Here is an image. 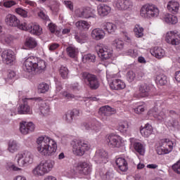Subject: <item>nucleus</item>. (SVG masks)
<instances>
[{
    "label": "nucleus",
    "instance_id": "obj_1",
    "mask_svg": "<svg viewBox=\"0 0 180 180\" xmlns=\"http://www.w3.org/2000/svg\"><path fill=\"white\" fill-rule=\"evenodd\" d=\"M37 151L44 157H57V142L49 136H40L37 139Z\"/></svg>",
    "mask_w": 180,
    "mask_h": 180
},
{
    "label": "nucleus",
    "instance_id": "obj_2",
    "mask_svg": "<svg viewBox=\"0 0 180 180\" xmlns=\"http://www.w3.org/2000/svg\"><path fill=\"white\" fill-rule=\"evenodd\" d=\"M56 165V162L53 160H47L41 162L33 170L32 174L34 176H43L45 174H49Z\"/></svg>",
    "mask_w": 180,
    "mask_h": 180
},
{
    "label": "nucleus",
    "instance_id": "obj_3",
    "mask_svg": "<svg viewBox=\"0 0 180 180\" xmlns=\"http://www.w3.org/2000/svg\"><path fill=\"white\" fill-rule=\"evenodd\" d=\"M82 79L84 81V84L92 89L95 91L98 89L100 86L99 79H98V77L96 75L91 74L88 72H84L81 74Z\"/></svg>",
    "mask_w": 180,
    "mask_h": 180
},
{
    "label": "nucleus",
    "instance_id": "obj_4",
    "mask_svg": "<svg viewBox=\"0 0 180 180\" xmlns=\"http://www.w3.org/2000/svg\"><path fill=\"white\" fill-rule=\"evenodd\" d=\"M91 149V144L89 142L84 140H78L73 141L72 151L75 155L78 157H82L85 154V151H88Z\"/></svg>",
    "mask_w": 180,
    "mask_h": 180
},
{
    "label": "nucleus",
    "instance_id": "obj_5",
    "mask_svg": "<svg viewBox=\"0 0 180 180\" xmlns=\"http://www.w3.org/2000/svg\"><path fill=\"white\" fill-rule=\"evenodd\" d=\"M160 15V10L154 4H145L141 8V16L151 19V18H158Z\"/></svg>",
    "mask_w": 180,
    "mask_h": 180
},
{
    "label": "nucleus",
    "instance_id": "obj_6",
    "mask_svg": "<svg viewBox=\"0 0 180 180\" xmlns=\"http://www.w3.org/2000/svg\"><path fill=\"white\" fill-rule=\"evenodd\" d=\"M33 154L30 151L25 150L17 155V162L18 167H27L30 164H33Z\"/></svg>",
    "mask_w": 180,
    "mask_h": 180
},
{
    "label": "nucleus",
    "instance_id": "obj_7",
    "mask_svg": "<svg viewBox=\"0 0 180 180\" xmlns=\"http://www.w3.org/2000/svg\"><path fill=\"white\" fill-rule=\"evenodd\" d=\"M21 30H25L34 36H40L43 33V29L37 23L23 22L20 25Z\"/></svg>",
    "mask_w": 180,
    "mask_h": 180
},
{
    "label": "nucleus",
    "instance_id": "obj_8",
    "mask_svg": "<svg viewBox=\"0 0 180 180\" xmlns=\"http://www.w3.org/2000/svg\"><path fill=\"white\" fill-rule=\"evenodd\" d=\"M167 113H168V110L163 108L160 112H158V108L154 107L148 112L149 116H153L158 122H165L168 118L167 117Z\"/></svg>",
    "mask_w": 180,
    "mask_h": 180
},
{
    "label": "nucleus",
    "instance_id": "obj_9",
    "mask_svg": "<svg viewBox=\"0 0 180 180\" xmlns=\"http://www.w3.org/2000/svg\"><path fill=\"white\" fill-rule=\"evenodd\" d=\"M106 141L108 147H110L111 148H120V147L123 146L122 137L117 135H109L106 139Z\"/></svg>",
    "mask_w": 180,
    "mask_h": 180
},
{
    "label": "nucleus",
    "instance_id": "obj_10",
    "mask_svg": "<svg viewBox=\"0 0 180 180\" xmlns=\"http://www.w3.org/2000/svg\"><path fill=\"white\" fill-rule=\"evenodd\" d=\"M165 41L168 44L172 46H179L180 44V34L176 31H169L167 32Z\"/></svg>",
    "mask_w": 180,
    "mask_h": 180
},
{
    "label": "nucleus",
    "instance_id": "obj_11",
    "mask_svg": "<svg viewBox=\"0 0 180 180\" xmlns=\"http://www.w3.org/2000/svg\"><path fill=\"white\" fill-rule=\"evenodd\" d=\"M109 77L112 78L110 82V89H112L113 91H120L121 89H124L126 88V83H124V82L120 79H115L116 78V75H110Z\"/></svg>",
    "mask_w": 180,
    "mask_h": 180
},
{
    "label": "nucleus",
    "instance_id": "obj_12",
    "mask_svg": "<svg viewBox=\"0 0 180 180\" xmlns=\"http://www.w3.org/2000/svg\"><path fill=\"white\" fill-rule=\"evenodd\" d=\"M97 54L101 60H109L112 56H113V51L108 49V46H96Z\"/></svg>",
    "mask_w": 180,
    "mask_h": 180
},
{
    "label": "nucleus",
    "instance_id": "obj_13",
    "mask_svg": "<svg viewBox=\"0 0 180 180\" xmlns=\"http://www.w3.org/2000/svg\"><path fill=\"white\" fill-rule=\"evenodd\" d=\"M114 5L118 11H131L133 8L131 0H115Z\"/></svg>",
    "mask_w": 180,
    "mask_h": 180
},
{
    "label": "nucleus",
    "instance_id": "obj_14",
    "mask_svg": "<svg viewBox=\"0 0 180 180\" xmlns=\"http://www.w3.org/2000/svg\"><path fill=\"white\" fill-rule=\"evenodd\" d=\"M36 56H30L25 58L22 64V70L25 72H34V64H36Z\"/></svg>",
    "mask_w": 180,
    "mask_h": 180
},
{
    "label": "nucleus",
    "instance_id": "obj_15",
    "mask_svg": "<svg viewBox=\"0 0 180 180\" xmlns=\"http://www.w3.org/2000/svg\"><path fill=\"white\" fill-rule=\"evenodd\" d=\"M109 158L108 152L103 149L96 150L94 160L96 164H106Z\"/></svg>",
    "mask_w": 180,
    "mask_h": 180
},
{
    "label": "nucleus",
    "instance_id": "obj_16",
    "mask_svg": "<svg viewBox=\"0 0 180 180\" xmlns=\"http://www.w3.org/2000/svg\"><path fill=\"white\" fill-rule=\"evenodd\" d=\"M76 170L80 175H89L92 172V166L87 162H80L77 164Z\"/></svg>",
    "mask_w": 180,
    "mask_h": 180
},
{
    "label": "nucleus",
    "instance_id": "obj_17",
    "mask_svg": "<svg viewBox=\"0 0 180 180\" xmlns=\"http://www.w3.org/2000/svg\"><path fill=\"white\" fill-rule=\"evenodd\" d=\"M130 143L131 147L139 155H144L146 154V145L144 143L136 140L134 138L130 139Z\"/></svg>",
    "mask_w": 180,
    "mask_h": 180
},
{
    "label": "nucleus",
    "instance_id": "obj_18",
    "mask_svg": "<svg viewBox=\"0 0 180 180\" xmlns=\"http://www.w3.org/2000/svg\"><path fill=\"white\" fill-rule=\"evenodd\" d=\"M20 131L22 134H29V133L34 131V124L22 121L20 123Z\"/></svg>",
    "mask_w": 180,
    "mask_h": 180
},
{
    "label": "nucleus",
    "instance_id": "obj_19",
    "mask_svg": "<svg viewBox=\"0 0 180 180\" xmlns=\"http://www.w3.org/2000/svg\"><path fill=\"white\" fill-rule=\"evenodd\" d=\"M32 99L34 98H25L24 104L20 105L18 108V115H30L32 113V109H30V106L27 103ZM26 101L27 103H26Z\"/></svg>",
    "mask_w": 180,
    "mask_h": 180
},
{
    "label": "nucleus",
    "instance_id": "obj_20",
    "mask_svg": "<svg viewBox=\"0 0 180 180\" xmlns=\"http://www.w3.org/2000/svg\"><path fill=\"white\" fill-rule=\"evenodd\" d=\"M44 70H46V61L37 57L34 65V72L35 74H41V72H44Z\"/></svg>",
    "mask_w": 180,
    "mask_h": 180
},
{
    "label": "nucleus",
    "instance_id": "obj_21",
    "mask_svg": "<svg viewBox=\"0 0 180 180\" xmlns=\"http://www.w3.org/2000/svg\"><path fill=\"white\" fill-rule=\"evenodd\" d=\"M5 22L8 26H12L13 27H16L18 26L20 27V20L12 14H8L6 16Z\"/></svg>",
    "mask_w": 180,
    "mask_h": 180
},
{
    "label": "nucleus",
    "instance_id": "obj_22",
    "mask_svg": "<svg viewBox=\"0 0 180 180\" xmlns=\"http://www.w3.org/2000/svg\"><path fill=\"white\" fill-rule=\"evenodd\" d=\"M1 57L6 64H11L15 61V55L13 51L11 49L5 50L2 52Z\"/></svg>",
    "mask_w": 180,
    "mask_h": 180
},
{
    "label": "nucleus",
    "instance_id": "obj_23",
    "mask_svg": "<svg viewBox=\"0 0 180 180\" xmlns=\"http://www.w3.org/2000/svg\"><path fill=\"white\" fill-rule=\"evenodd\" d=\"M105 31L101 28H95L91 31V36L94 40H102L105 39Z\"/></svg>",
    "mask_w": 180,
    "mask_h": 180
},
{
    "label": "nucleus",
    "instance_id": "obj_24",
    "mask_svg": "<svg viewBox=\"0 0 180 180\" xmlns=\"http://www.w3.org/2000/svg\"><path fill=\"white\" fill-rule=\"evenodd\" d=\"M115 164L122 172H126L129 169V165L126 159L123 158H118L115 160Z\"/></svg>",
    "mask_w": 180,
    "mask_h": 180
},
{
    "label": "nucleus",
    "instance_id": "obj_25",
    "mask_svg": "<svg viewBox=\"0 0 180 180\" xmlns=\"http://www.w3.org/2000/svg\"><path fill=\"white\" fill-rule=\"evenodd\" d=\"M97 11L100 16H108L110 13L111 8L106 4H101L98 6Z\"/></svg>",
    "mask_w": 180,
    "mask_h": 180
},
{
    "label": "nucleus",
    "instance_id": "obj_26",
    "mask_svg": "<svg viewBox=\"0 0 180 180\" xmlns=\"http://www.w3.org/2000/svg\"><path fill=\"white\" fill-rule=\"evenodd\" d=\"M99 112L102 116H112L116 113V110L109 105H105L100 108Z\"/></svg>",
    "mask_w": 180,
    "mask_h": 180
},
{
    "label": "nucleus",
    "instance_id": "obj_27",
    "mask_svg": "<svg viewBox=\"0 0 180 180\" xmlns=\"http://www.w3.org/2000/svg\"><path fill=\"white\" fill-rule=\"evenodd\" d=\"M160 144L167 148L168 151L170 153L174 150V147L176 146V143L175 141H172L169 139H163L160 141Z\"/></svg>",
    "mask_w": 180,
    "mask_h": 180
},
{
    "label": "nucleus",
    "instance_id": "obj_28",
    "mask_svg": "<svg viewBox=\"0 0 180 180\" xmlns=\"http://www.w3.org/2000/svg\"><path fill=\"white\" fill-rule=\"evenodd\" d=\"M150 53L153 57H155V58H158L159 60L165 56V51L158 46H155L150 50Z\"/></svg>",
    "mask_w": 180,
    "mask_h": 180
},
{
    "label": "nucleus",
    "instance_id": "obj_29",
    "mask_svg": "<svg viewBox=\"0 0 180 180\" xmlns=\"http://www.w3.org/2000/svg\"><path fill=\"white\" fill-rule=\"evenodd\" d=\"M75 26L78 30L81 32H86V30H89L91 27V25L89 22L85 20H79L75 23Z\"/></svg>",
    "mask_w": 180,
    "mask_h": 180
},
{
    "label": "nucleus",
    "instance_id": "obj_30",
    "mask_svg": "<svg viewBox=\"0 0 180 180\" xmlns=\"http://www.w3.org/2000/svg\"><path fill=\"white\" fill-rule=\"evenodd\" d=\"M101 27L104 29V30H106L108 33L113 34L115 32H116V29L117 27H116V25L113 24L112 22H103L101 24Z\"/></svg>",
    "mask_w": 180,
    "mask_h": 180
},
{
    "label": "nucleus",
    "instance_id": "obj_31",
    "mask_svg": "<svg viewBox=\"0 0 180 180\" xmlns=\"http://www.w3.org/2000/svg\"><path fill=\"white\" fill-rule=\"evenodd\" d=\"M20 148V144H19L18 141L15 140L9 141L8 143V151L11 153V154L16 153Z\"/></svg>",
    "mask_w": 180,
    "mask_h": 180
},
{
    "label": "nucleus",
    "instance_id": "obj_32",
    "mask_svg": "<svg viewBox=\"0 0 180 180\" xmlns=\"http://www.w3.org/2000/svg\"><path fill=\"white\" fill-rule=\"evenodd\" d=\"M164 20L166 23H168V25H176V23H178V18L176 16L169 13L165 15Z\"/></svg>",
    "mask_w": 180,
    "mask_h": 180
},
{
    "label": "nucleus",
    "instance_id": "obj_33",
    "mask_svg": "<svg viewBox=\"0 0 180 180\" xmlns=\"http://www.w3.org/2000/svg\"><path fill=\"white\" fill-rule=\"evenodd\" d=\"M39 105V115H47L50 112V105L46 103V101H41Z\"/></svg>",
    "mask_w": 180,
    "mask_h": 180
},
{
    "label": "nucleus",
    "instance_id": "obj_34",
    "mask_svg": "<svg viewBox=\"0 0 180 180\" xmlns=\"http://www.w3.org/2000/svg\"><path fill=\"white\" fill-rule=\"evenodd\" d=\"M167 9L172 13H178L179 11V3L176 1H170L167 4Z\"/></svg>",
    "mask_w": 180,
    "mask_h": 180
},
{
    "label": "nucleus",
    "instance_id": "obj_35",
    "mask_svg": "<svg viewBox=\"0 0 180 180\" xmlns=\"http://www.w3.org/2000/svg\"><path fill=\"white\" fill-rule=\"evenodd\" d=\"M165 124L168 127H172L173 129H179V122L176 120H174L172 118L167 119L165 120Z\"/></svg>",
    "mask_w": 180,
    "mask_h": 180
},
{
    "label": "nucleus",
    "instance_id": "obj_36",
    "mask_svg": "<svg viewBox=\"0 0 180 180\" xmlns=\"http://www.w3.org/2000/svg\"><path fill=\"white\" fill-rule=\"evenodd\" d=\"M25 45L26 47H28V49H34V47L37 46V41H36L34 38L28 37L25 39Z\"/></svg>",
    "mask_w": 180,
    "mask_h": 180
},
{
    "label": "nucleus",
    "instance_id": "obj_37",
    "mask_svg": "<svg viewBox=\"0 0 180 180\" xmlns=\"http://www.w3.org/2000/svg\"><path fill=\"white\" fill-rule=\"evenodd\" d=\"M67 54L71 58H75L78 54V49L75 46H68L66 49Z\"/></svg>",
    "mask_w": 180,
    "mask_h": 180
},
{
    "label": "nucleus",
    "instance_id": "obj_38",
    "mask_svg": "<svg viewBox=\"0 0 180 180\" xmlns=\"http://www.w3.org/2000/svg\"><path fill=\"white\" fill-rule=\"evenodd\" d=\"M134 32L136 37H143V36H144V28H143L139 25H136L134 28Z\"/></svg>",
    "mask_w": 180,
    "mask_h": 180
},
{
    "label": "nucleus",
    "instance_id": "obj_39",
    "mask_svg": "<svg viewBox=\"0 0 180 180\" xmlns=\"http://www.w3.org/2000/svg\"><path fill=\"white\" fill-rule=\"evenodd\" d=\"M60 75L63 79H68V74H70V70L68 68L62 65L60 68Z\"/></svg>",
    "mask_w": 180,
    "mask_h": 180
},
{
    "label": "nucleus",
    "instance_id": "obj_40",
    "mask_svg": "<svg viewBox=\"0 0 180 180\" xmlns=\"http://www.w3.org/2000/svg\"><path fill=\"white\" fill-rule=\"evenodd\" d=\"M139 91L143 94V96H148L151 88L147 84H143L140 86Z\"/></svg>",
    "mask_w": 180,
    "mask_h": 180
},
{
    "label": "nucleus",
    "instance_id": "obj_41",
    "mask_svg": "<svg viewBox=\"0 0 180 180\" xmlns=\"http://www.w3.org/2000/svg\"><path fill=\"white\" fill-rule=\"evenodd\" d=\"M75 40H77L78 43H81V44L88 41V34L86 33H82L79 35H75Z\"/></svg>",
    "mask_w": 180,
    "mask_h": 180
},
{
    "label": "nucleus",
    "instance_id": "obj_42",
    "mask_svg": "<svg viewBox=\"0 0 180 180\" xmlns=\"http://www.w3.org/2000/svg\"><path fill=\"white\" fill-rule=\"evenodd\" d=\"M82 61L83 63H95L96 61V56L91 53L84 55L82 57Z\"/></svg>",
    "mask_w": 180,
    "mask_h": 180
},
{
    "label": "nucleus",
    "instance_id": "obj_43",
    "mask_svg": "<svg viewBox=\"0 0 180 180\" xmlns=\"http://www.w3.org/2000/svg\"><path fill=\"white\" fill-rule=\"evenodd\" d=\"M89 18H95V14L90 8H83V19H89Z\"/></svg>",
    "mask_w": 180,
    "mask_h": 180
},
{
    "label": "nucleus",
    "instance_id": "obj_44",
    "mask_svg": "<svg viewBox=\"0 0 180 180\" xmlns=\"http://www.w3.org/2000/svg\"><path fill=\"white\" fill-rule=\"evenodd\" d=\"M156 82L160 84V85H165L168 82L167 79V76L164 74H160L156 77Z\"/></svg>",
    "mask_w": 180,
    "mask_h": 180
},
{
    "label": "nucleus",
    "instance_id": "obj_45",
    "mask_svg": "<svg viewBox=\"0 0 180 180\" xmlns=\"http://www.w3.org/2000/svg\"><path fill=\"white\" fill-rule=\"evenodd\" d=\"M156 152L158 153V155H165V154H169V153H171L161 143H160V146L157 147Z\"/></svg>",
    "mask_w": 180,
    "mask_h": 180
},
{
    "label": "nucleus",
    "instance_id": "obj_46",
    "mask_svg": "<svg viewBox=\"0 0 180 180\" xmlns=\"http://www.w3.org/2000/svg\"><path fill=\"white\" fill-rule=\"evenodd\" d=\"M127 129H129V122L127 121H124L120 123L118 130L120 133H127Z\"/></svg>",
    "mask_w": 180,
    "mask_h": 180
},
{
    "label": "nucleus",
    "instance_id": "obj_47",
    "mask_svg": "<svg viewBox=\"0 0 180 180\" xmlns=\"http://www.w3.org/2000/svg\"><path fill=\"white\" fill-rule=\"evenodd\" d=\"M49 89H50V86H49L47 83L42 82L39 84L38 86V91L41 94H46V92H47Z\"/></svg>",
    "mask_w": 180,
    "mask_h": 180
},
{
    "label": "nucleus",
    "instance_id": "obj_48",
    "mask_svg": "<svg viewBox=\"0 0 180 180\" xmlns=\"http://www.w3.org/2000/svg\"><path fill=\"white\" fill-rule=\"evenodd\" d=\"M14 40H15V37H13V35L8 34L4 38L3 43L4 44H7V46H11V44L13 43Z\"/></svg>",
    "mask_w": 180,
    "mask_h": 180
},
{
    "label": "nucleus",
    "instance_id": "obj_49",
    "mask_svg": "<svg viewBox=\"0 0 180 180\" xmlns=\"http://www.w3.org/2000/svg\"><path fill=\"white\" fill-rule=\"evenodd\" d=\"M113 44L116 49L120 51H122V49L124 47V42L120 39H115Z\"/></svg>",
    "mask_w": 180,
    "mask_h": 180
},
{
    "label": "nucleus",
    "instance_id": "obj_50",
    "mask_svg": "<svg viewBox=\"0 0 180 180\" xmlns=\"http://www.w3.org/2000/svg\"><path fill=\"white\" fill-rule=\"evenodd\" d=\"M65 120L67 123H72L74 120V114L72 111H68L65 115Z\"/></svg>",
    "mask_w": 180,
    "mask_h": 180
},
{
    "label": "nucleus",
    "instance_id": "obj_51",
    "mask_svg": "<svg viewBox=\"0 0 180 180\" xmlns=\"http://www.w3.org/2000/svg\"><path fill=\"white\" fill-rule=\"evenodd\" d=\"M126 56H130L133 58H136V57H139V53L137 50L135 49H128L125 51Z\"/></svg>",
    "mask_w": 180,
    "mask_h": 180
},
{
    "label": "nucleus",
    "instance_id": "obj_52",
    "mask_svg": "<svg viewBox=\"0 0 180 180\" xmlns=\"http://www.w3.org/2000/svg\"><path fill=\"white\" fill-rule=\"evenodd\" d=\"M102 129V125L98 121H96L94 123L91 124V129L94 130L95 131H99Z\"/></svg>",
    "mask_w": 180,
    "mask_h": 180
},
{
    "label": "nucleus",
    "instance_id": "obj_53",
    "mask_svg": "<svg viewBox=\"0 0 180 180\" xmlns=\"http://www.w3.org/2000/svg\"><path fill=\"white\" fill-rule=\"evenodd\" d=\"M15 12L18 13V15H20V16H22V18H27V12L26 10L22 8H15Z\"/></svg>",
    "mask_w": 180,
    "mask_h": 180
},
{
    "label": "nucleus",
    "instance_id": "obj_54",
    "mask_svg": "<svg viewBox=\"0 0 180 180\" xmlns=\"http://www.w3.org/2000/svg\"><path fill=\"white\" fill-rule=\"evenodd\" d=\"M127 79L129 82H133L136 79V73L133 71H129L127 74Z\"/></svg>",
    "mask_w": 180,
    "mask_h": 180
},
{
    "label": "nucleus",
    "instance_id": "obj_55",
    "mask_svg": "<svg viewBox=\"0 0 180 180\" xmlns=\"http://www.w3.org/2000/svg\"><path fill=\"white\" fill-rule=\"evenodd\" d=\"M174 172L180 175V160L172 165Z\"/></svg>",
    "mask_w": 180,
    "mask_h": 180
},
{
    "label": "nucleus",
    "instance_id": "obj_56",
    "mask_svg": "<svg viewBox=\"0 0 180 180\" xmlns=\"http://www.w3.org/2000/svg\"><path fill=\"white\" fill-rule=\"evenodd\" d=\"M14 5H16V2L13 0H4V6L5 8H12Z\"/></svg>",
    "mask_w": 180,
    "mask_h": 180
},
{
    "label": "nucleus",
    "instance_id": "obj_57",
    "mask_svg": "<svg viewBox=\"0 0 180 180\" xmlns=\"http://www.w3.org/2000/svg\"><path fill=\"white\" fill-rule=\"evenodd\" d=\"M63 4L68 9H70L72 12H74V4L71 1H64Z\"/></svg>",
    "mask_w": 180,
    "mask_h": 180
},
{
    "label": "nucleus",
    "instance_id": "obj_58",
    "mask_svg": "<svg viewBox=\"0 0 180 180\" xmlns=\"http://www.w3.org/2000/svg\"><path fill=\"white\" fill-rule=\"evenodd\" d=\"M62 95L65 99H74L75 98V96H74V94L68 93V91L62 92Z\"/></svg>",
    "mask_w": 180,
    "mask_h": 180
},
{
    "label": "nucleus",
    "instance_id": "obj_59",
    "mask_svg": "<svg viewBox=\"0 0 180 180\" xmlns=\"http://www.w3.org/2000/svg\"><path fill=\"white\" fill-rule=\"evenodd\" d=\"M75 13L77 18H82L83 19L84 16V8H77L75 10Z\"/></svg>",
    "mask_w": 180,
    "mask_h": 180
},
{
    "label": "nucleus",
    "instance_id": "obj_60",
    "mask_svg": "<svg viewBox=\"0 0 180 180\" xmlns=\"http://www.w3.org/2000/svg\"><path fill=\"white\" fill-rule=\"evenodd\" d=\"M48 27L51 32V33H54L56 30H57V25L53 24V22H51L49 24Z\"/></svg>",
    "mask_w": 180,
    "mask_h": 180
},
{
    "label": "nucleus",
    "instance_id": "obj_61",
    "mask_svg": "<svg viewBox=\"0 0 180 180\" xmlns=\"http://www.w3.org/2000/svg\"><path fill=\"white\" fill-rule=\"evenodd\" d=\"M153 133V131H150L148 129H141V134L144 136V137H148L151 134Z\"/></svg>",
    "mask_w": 180,
    "mask_h": 180
},
{
    "label": "nucleus",
    "instance_id": "obj_62",
    "mask_svg": "<svg viewBox=\"0 0 180 180\" xmlns=\"http://www.w3.org/2000/svg\"><path fill=\"white\" fill-rule=\"evenodd\" d=\"M113 178V173L112 172H107L103 176V179L110 180Z\"/></svg>",
    "mask_w": 180,
    "mask_h": 180
},
{
    "label": "nucleus",
    "instance_id": "obj_63",
    "mask_svg": "<svg viewBox=\"0 0 180 180\" xmlns=\"http://www.w3.org/2000/svg\"><path fill=\"white\" fill-rule=\"evenodd\" d=\"M135 112L138 115H140L141 113H143L144 112L145 109L143 105H139L136 108H135Z\"/></svg>",
    "mask_w": 180,
    "mask_h": 180
},
{
    "label": "nucleus",
    "instance_id": "obj_64",
    "mask_svg": "<svg viewBox=\"0 0 180 180\" xmlns=\"http://www.w3.org/2000/svg\"><path fill=\"white\" fill-rule=\"evenodd\" d=\"M55 82L56 85V92H60L61 89H63V86H61V83L58 82V79H55Z\"/></svg>",
    "mask_w": 180,
    "mask_h": 180
}]
</instances>
